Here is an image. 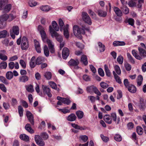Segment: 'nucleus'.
Listing matches in <instances>:
<instances>
[{
  "mask_svg": "<svg viewBox=\"0 0 146 146\" xmlns=\"http://www.w3.org/2000/svg\"><path fill=\"white\" fill-rule=\"evenodd\" d=\"M76 114L78 119H81L83 117L84 113L83 111H78L76 112Z\"/></svg>",
  "mask_w": 146,
  "mask_h": 146,
  "instance_id": "nucleus-29",
  "label": "nucleus"
},
{
  "mask_svg": "<svg viewBox=\"0 0 146 146\" xmlns=\"http://www.w3.org/2000/svg\"><path fill=\"white\" fill-rule=\"evenodd\" d=\"M44 76L47 80H49L51 78L52 74L50 72H46L44 74Z\"/></svg>",
  "mask_w": 146,
  "mask_h": 146,
  "instance_id": "nucleus-44",
  "label": "nucleus"
},
{
  "mask_svg": "<svg viewBox=\"0 0 146 146\" xmlns=\"http://www.w3.org/2000/svg\"><path fill=\"white\" fill-rule=\"evenodd\" d=\"M81 62L85 66L87 65L88 64L87 57L85 55H82L81 57Z\"/></svg>",
  "mask_w": 146,
  "mask_h": 146,
  "instance_id": "nucleus-16",
  "label": "nucleus"
},
{
  "mask_svg": "<svg viewBox=\"0 0 146 146\" xmlns=\"http://www.w3.org/2000/svg\"><path fill=\"white\" fill-rule=\"evenodd\" d=\"M121 9L122 10L125 14L127 15L129 13V10L127 6L123 5L121 7Z\"/></svg>",
  "mask_w": 146,
  "mask_h": 146,
  "instance_id": "nucleus-23",
  "label": "nucleus"
},
{
  "mask_svg": "<svg viewBox=\"0 0 146 146\" xmlns=\"http://www.w3.org/2000/svg\"><path fill=\"white\" fill-rule=\"evenodd\" d=\"M143 80V76L141 75L138 76L137 79V84L139 86H140L142 83Z\"/></svg>",
  "mask_w": 146,
  "mask_h": 146,
  "instance_id": "nucleus-31",
  "label": "nucleus"
},
{
  "mask_svg": "<svg viewBox=\"0 0 146 146\" xmlns=\"http://www.w3.org/2000/svg\"><path fill=\"white\" fill-rule=\"evenodd\" d=\"M68 27V25H67L66 27L64 28H63L64 35L65 37L67 38H68L69 37V33L67 29Z\"/></svg>",
  "mask_w": 146,
  "mask_h": 146,
  "instance_id": "nucleus-26",
  "label": "nucleus"
},
{
  "mask_svg": "<svg viewBox=\"0 0 146 146\" xmlns=\"http://www.w3.org/2000/svg\"><path fill=\"white\" fill-rule=\"evenodd\" d=\"M72 126L75 129H80L81 130H84L86 129V128L83 127H81L77 124H76L75 123H72L71 124Z\"/></svg>",
  "mask_w": 146,
  "mask_h": 146,
  "instance_id": "nucleus-33",
  "label": "nucleus"
},
{
  "mask_svg": "<svg viewBox=\"0 0 146 146\" xmlns=\"http://www.w3.org/2000/svg\"><path fill=\"white\" fill-rule=\"evenodd\" d=\"M82 17L83 21L86 23L90 25L92 24L91 19L89 15L86 12H83L82 13Z\"/></svg>",
  "mask_w": 146,
  "mask_h": 146,
  "instance_id": "nucleus-3",
  "label": "nucleus"
},
{
  "mask_svg": "<svg viewBox=\"0 0 146 146\" xmlns=\"http://www.w3.org/2000/svg\"><path fill=\"white\" fill-rule=\"evenodd\" d=\"M127 88L129 91L132 93H135L136 91V87L133 85H131Z\"/></svg>",
  "mask_w": 146,
  "mask_h": 146,
  "instance_id": "nucleus-25",
  "label": "nucleus"
},
{
  "mask_svg": "<svg viewBox=\"0 0 146 146\" xmlns=\"http://www.w3.org/2000/svg\"><path fill=\"white\" fill-rule=\"evenodd\" d=\"M143 129L140 126H138L136 128V131L139 135H141L143 133Z\"/></svg>",
  "mask_w": 146,
  "mask_h": 146,
  "instance_id": "nucleus-51",
  "label": "nucleus"
},
{
  "mask_svg": "<svg viewBox=\"0 0 146 146\" xmlns=\"http://www.w3.org/2000/svg\"><path fill=\"white\" fill-rule=\"evenodd\" d=\"M140 105H139V107L140 110L142 111H143L145 107H146L145 105V104L143 103L144 102V100H143L142 99H141L140 100Z\"/></svg>",
  "mask_w": 146,
  "mask_h": 146,
  "instance_id": "nucleus-43",
  "label": "nucleus"
},
{
  "mask_svg": "<svg viewBox=\"0 0 146 146\" xmlns=\"http://www.w3.org/2000/svg\"><path fill=\"white\" fill-rule=\"evenodd\" d=\"M94 87L95 86H91L87 87L86 88L87 92L91 93H92L93 92Z\"/></svg>",
  "mask_w": 146,
  "mask_h": 146,
  "instance_id": "nucleus-49",
  "label": "nucleus"
},
{
  "mask_svg": "<svg viewBox=\"0 0 146 146\" xmlns=\"http://www.w3.org/2000/svg\"><path fill=\"white\" fill-rule=\"evenodd\" d=\"M7 63L3 61L0 64V68L5 69L7 66Z\"/></svg>",
  "mask_w": 146,
  "mask_h": 146,
  "instance_id": "nucleus-52",
  "label": "nucleus"
},
{
  "mask_svg": "<svg viewBox=\"0 0 146 146\" xmlns=\"http://www.w3.org/2000/svg\"><path fill=\"white\" fill-rule=\"evenodd\" d=\"M11 6V5L10 4H6L2 10H3V12L5 13H8L10 11Z\"/></svg>",
  "mask_w": 146,
  "mask_h": 146,
  "instance_id": "nucleus-12",
  "label": "nucleus"
},
{
  "mask_svg": "<svg viewBox=\"0 0 146 146\" xmlns=\"http://www.w3.org/2000/svg\"><path fill=\"white\" fill-rule=\"evenodd\" d=\"M0 80L3 83L5 84H8V82L6 79L3 76H0Z\"/></svg>",
  "mask_w": 146,
  "mask_h": 146,
  "instance_id": "nucleus-54",
  "label": "nucleus"
},
{
  "mask_svg": "<svg viewBox=\"0 0 146 146\" xmlns=\"http://www.w3.org/2000/svg\"><path fill=\"white\" fill-rule=\"evenodd\" d=\"M17 100L15 98H12L11 99V104L13 106H14L17 104Z\"/></svg>",
  "mask_w": 146,
  "mask_h": 146,
  "instance_id": "nucleus-64",
  "label": "nucleus"
},
{
  "mask_svg": "<svg viewBox=\"0 0 146 146\" xmlns=\"http://www.w3.org/2000/svg\"><path fill=\"white\" fill-rule=\"evenodd\" d=\"M114 46H124L125 45V42L124 41H114L113 43Z\"/></svg>",
  "mask_w": 146,
  "mask_h": 146,
  "instance_id": "nucleus-20",
  "label": "nucleus"
},
{
  "mask_svg": "<svg viewBox=\"0 0 146 146\" xmlns=\"http://www.w3.org/2000/svg\"><path fill=\"white\" fill-rule=\"evenodd\" d=\"M127 56L129 62L132 64H134L135 61L130 54L129 53H127Z\"/></svg>",
  "mask_w": 146,
  "mask_h": 146,
  "instance_id": "nucleus-45",
  "label": "nucleus"
},
{
  "mask_svg": "<svg viewBox=\"0 0 146 146\" xmlns=\"http://www.w3.org/2000/svg\"><path fill=\"white\" fill-rule=\"evenodd\" d=\"M114 139L116 141L120 142L122 139L121 136L119 134H116L114 137Z\"/></svg>",
  "mask_w": 146,
  "mask_h": 146,
  "instance_id": "nucleus-46",
  "label": "nucleus"
},
{
  "mask_svg": "<svg viewBox=\"0 0 146 146\" xmlns=\"http://www.w3.org/2000/svg\"><path fill=\"white\" fill-rule=\"evenodd\" d=\"M45 59L44 57L41 56H38L36 59L37 65H40L44 62Z\"/></svg>",
  "mask_w": 146,
  "mask_h": 146,
  "instance_id": "nucleus-18",
  "label": "nucleus"
},
{
  "mask_svg": "<svg viewBox=\"0 0 146 146\" xmlns=\"http://www.w3.org/2000/svg\"><path fill=\"white\" fill-rule=\"evenodd\" d=\"M76 116L74 113H71L69 115L67 118V119L69 121H73L76 120Z\"/></svg>",
  "mask_w": 146,
  "mask_h": 146,
  "instance_id": "nucleus-15",
  "label": "nucleus"
},
{
  "mask_svg": "<svg viewBox=\"0 0 146 146\" xmlns=\"http://www.w3.org/2000/svg\"><path fill=\"white\" fill-rule=\"evenodd\" d=\"M68 64L70 66H74V68L76 69L78 68L79 67L78 65L79 64V61L78 60H74L71 59L68 62Z\"/></svg>",
  "mask_w": 146,
  "mask_h": 146,
  "instance_id": "nucleus-10",
  "label": "nucleus"
},
{
  "mask_svg": "<svg viewBox=\"0 0 146 146\" xmlns=\"http://www.w3.org/2000/svg\"><path fill=\"white\" fill-rule=\"evenodd\" d=\"M99 74L101 76H104V73L103 69L100 68L98 70Z\"/></svg>",
  "mask_w": 146,
  "mask_h": 146,
  "instance_id": "nucleus-62",
  "label": "nucleus"
},
{
  "mask_svg": "<svg viewBox=\"0 0 146 146\" xmlns=\"http://www.w3.org/2000/svg\"><path fill=\"white\" fill-rule=\"evenodd\" d=\"M29 6L31 7L35 6L36 5V3L33 0L30 1L29 2Z\"/></svg>",
  "mask_w": 146,
  "mask_h": 146,
  "instance_id": "nucleus-56",
  "label": "nucleus"
},
{
  "mask_svg": "<svg viewBox=\"0 0 146 146\" xmlns=\"http://www.w3.org/2000/svg\"><path fill=\"white\" fill-rule=\"evenodd\" d=\"M35 141L36 143L38 145L40 146H44L45 145V143L41 138L40 136L38 135H36L35 137Z\"/></svg>",
  "mask_w": 146,
  "mask_h": 146,
  "instance_id": "nucleus-9",
  "label": "nucleus"
},
{
  "mask_svg": "<svg viewBox=\"0 0 146 146\" xmlns=\"http://www.w3.org/2000/svg\"><path fill=\"white\" fill-rule=\"evenodd\" d=\"M40 136L44 139H46L48 138V134L45 132L41 133L40 135Z\"/></svg>",
  "mask_w": 146,
  "mask_h": 146,
  "instance_id": "nucleus-57",
  "label": "nucleus"
},
{
  "mask_svg": "<svg viewBox=\"0 0 146 146\" xmlns=\"http://www.w3.org/2000/svg\"><path fill=\"white\" fill-rule=\"evenodd\" d=\"M7 2V0H0V10H2Z\"/></svg>",
  "mask_w": 146,
  "mask_h": 146,
  "instance_id": "nucleus-24",
  "label": "nucleus"
},
{
  "mask_svg": "<svg viewBox=\"0 0 146 146\" xmlns=\"http://www.w3.org/2000/svg\"><path fill=\"white\" fill-rule=\"evenodd\" d=\"M98 45L100 48V50L101 52L104 51L105 49L104 45L101 42H99L98 43Z\"/></svg>",
  "mask_w": 146,
  "mask_h": 146,
  "instance_id": "nucleus-42",
  "label": "nucleus"
},
{
  "mask_svg": "<svg viewBox=\"0 0 146 146\" xmlns=\"http://www.w3.org/2000/svg\"><path fill=\"white\" fill-rule=\"evenodd\" d=\"M104 68L106 75L108 77L110 76L111 73L110 72L108 66L106 64H105L104 65Z\"/></svg>",
  "mask_w": 146,
  "mask_h": 146,
  "instance_id": "nucleus-30",
  "label": "nucleus"
},
{
  "mask_svg": "<svg viewBox=\"0 0 146 146\" xmlns=\"http://www.w3.org/2000/svg\"><path fill=\"white\" fill-rule=\"evenodd\" d=\"M98 15L101 17H104L107 15V13L105 11H104L100 9L98 11Z\"/></svg>",
  "mask_w": 146,
  "mask_h": 146,
  "instance_id": "nucleus-27",
  "label": "nucleus"
},
{
  "mask_svg": "<svg viewBox=\"0 0 146 146\" xmlns=\"http://www.w3.org/2000/svg\"><path fill=\"white\" fill-rule=\"evenodd\" d=\"M19 80L20 82L25 83L29 80V77L26 75L22 76L19 77Z\"/></svg>",
  "mask_w": 146,
  "mask_h": 146,
  "instance_id": "nucleus-19",
  "label": "nucleus"
},
{
  "mask_svg": "<svg viewBox=\"0 0 146 146\" xmlns=\"http://www.w3.org/2000/svg\"><path fill=\"white\" fill-rule=\"evenodd\" d=\"M124 66L126 70L127 71H129L131 70V66L129 64L127 63H125Z\"/></svg>",
  "mask_w": 146,
  "mask_h": 146,
  "instance_id": "nucleus-50",
  "label": "nucleus"
},
{
  "mask_svg": "<svg viewBox=\"0 0 146 146\" xmlns=\"http://www.w3.org/2000/svg\"><path fill=\"white\" fill-rule=\"evenodd\" d=\"M6 76L7 78L9 80L11 79L13 77V73L11 71H9L7 72Z\"/></svg>",
  "mask_w": 146,
  "mask_h": 146,
  "instance_id": "nucleus-37",
  "label": "nucleus"
},
{
  "mask_svg": "<svg viewBox=\"0 0 146 146\" xmlns=\"http://www.w3.org/2000/svg\"><path fill=\"white\" fill-rule=\"evenodd\" d=\"M26 129L31 133H33L34 132L33 130L31 128V125L29 124H27L25 126Z\"/></svg>",
  "mask_w": 146,
  "mask_h": 146,
  "instance_id": "nucleus-35",
  "label": "nucleus"
},
{
  "mask_svg": "<svg viewBox=\"0 0 146 146\" xmlns=\"http://www.w3.org/2000/svg\"><path fill=\"white\" fill-rule=\"evenodd\" d=\"M117 61L119 64H122L123 62V58L121 56H120L117 57Z\"/></svg>",
  "mask_w": 146,
  "mask_h": 146,
  "instance_id": "nucleus-53",
  "label": "nucleus"
},
{
  "mask_svg": "<svg viewBox=\"0 0 146 146\" xmlns=\"http://www.w3.org/2000/svg\"><path fill=\"white\" fill-rule=\"evenodd\" d=\"M19 32V29L17 26H13L10 31V35L11 37L13 39L15 38V35H17Z\"/></svg>",
  "mask_w": 146,
  "mask_h": 146,
  "instance_id": "nucleus-4",
  "label": "nucleus"
},
{
  "mask_svg": "<svg viewBox=\"0 0 146 146\" xmlns=\"http://www.w3.org/2000/svg\"><path fill=\"white\" fill-rule=\"evenodd\" d=\"M40 8L42 11L45 12H48L50 10V8L47 5L41 6Z\"/></svg>",
  "mask_w": 146,
  "mask_h": 146,
  "instance_id": "nucleus-28",
  "label": "nucleus"
},
{
  "mask_svg": "<svg viewBox=\"0 0 146 146\" xmlns=\"http://www.w3.org/2000/svg\"><path fill=\"white\" fill-rule=\"evenodd\" d=\"M114 68L117 74L120 75L121 73V70L119 67L117 65H115L114 66Z\"/></svg>",
  "mask_w": 146,
  "mask_h": 146,
  "instance_id": "nucleus-40",
  "label": "nucleus"
},
{
  "mask_svg": "<svg viewBox=\"0 0 146 146\" xmlns=\"http://www.w3.org/2000/svg\"><path fill=\"white\" fill-rule=\"evenodd\" d=\"M93 92L98 96H100L101 94V92L95 86L94 87Z\"/></svg>",
  "mask_w": 146,
  "mask_h": 146,
  "instance_id": "nucleus-59",
  "label": "nucleus"
},
{
  "mask_svg": "<svg viewBox=\"0 0 146 146\" xmlns=\"http://www.w3.org/2000/svg\"><path fill=\"white\" fill-rule=\"evenodd\" d=\"M138 50L139 51V54L140 55V56L142 58H145L146 57V51L142 48L139 47Z\"/></svg>",
  "mask_w": 146,
  "mask_h": 146,
  "instance_id": "nucleus-13",
  "label": "nucleus"
},
{
  "mask_svg": "<svg viewBox=\"0 0 146 146\" xmlns=\"http://www.w3.org/2000/svg\"><path fill=\"white\" fill-rule=\"evenodd\" d=\"M26 89L29 92L32 93L34 91L33 86L32 85H30L26 86Z\"/></svg>",
  "mask_w": 146,
  "mask_h": 146,
  "instance_id": "nucleus-38",
  "label": "nucleus"
},
{
  "mask_svg": "<svg viewBox=\"0 0 146 146\" xmlns=\"http://www.w3.org/2000/svg\"><path fill=\"white\" fill-rule=\"evenodd\" d=\"M21 46V49L24 50L27 49L29 47L27 38L25 36L22 38Z\"/></svg>",
  "mask_w": 146,
  "mask_h": 146,
  "instance_id": "nucleus-7",
  "label": "nucleus"
},
{
  "mask_svg": "<svg viewBox=\"0 0 146 146\" xmlns=\"http://www.w3.org/2000/svg\"><path fill=\"white\" fill-rule=\"evenodd\" d=\"M49 84L51 88L54 89L56 90L57 86L56 84L53 82H49Z\"/></svg>",
  "mask_w": 146,
  "mask_h": 146,
  "instance_id": "nucleus-48",
  "label": "nucleus"
},
{
  "mask_svg": "<svg viewBox=\"0 0 146 146\" xmlns=\"http://www.w3.org/2000/svg\"><path fill=\"white\" fill-rule=\"evenodd\" d=\"M20 138L21 140H23L25 141H28L29 139V138L28 136L27 135L25 134H22L21 135H20Z\"/></svg>",
  "mask_w": 146,
  "mask_h": 146,
  "instance_id": "nucleus-32",
  "label": "nucleus"
},
{
  "mask_svg": "<svg viewBox=\"0 0 146 146\" xmlns=\"http://www.w3.org/2000/svg\"><path fill=\"white\" fill-rule=\"evenodd\" d=\"M9 15L4 14L0 16V28H3L5 26V21L8 19Z\"/></svg>",
  "mask_w": 146,
  "mask_h": 146,
  "instance_id": "nucleus-5",
  "label": "nucleus"
},
{
  "mask_svg": "<svg viewBox=\"0 0 146 146\" xmlns=\"http://www.w3.org/2000/svg\"><path fill=\"white\" fill-rule=\"evenodd\" d=\"M105 121L107 123L110 124L112 123V120L109 115H106L104 117Z\"/></svg>",
  "mask_w": 146,
  "mask_h": 146,
  "instance_id": "nucleus-22",
  "label": "nucleus"
},
{
  "mask_svg": "<svg viewBox=\"0 0 146 146\" xmlns=\"http://www.w3.org/2000/svg\"><path fill=\"white\" fill-rule=\"evenodd\" d=\"M113 10L115 14L118 17H121L122 15V13L121 10L117 7H115L113 8Z\"/></svg>",
  "mask_w": 146,
  "mask_h": 146,
  "instance_id": "nucleus-14",
  "label": "nucleus"
},
{
  "mask_svg": "<svg viewBox=\"0 0 146 146\" xmlns=\"http://www.w3.org/2000/svg\"><path fill=\"white\" fill-rule=\"evenodd\" d=\"M46 42L48 44V47L54 46V45L52 41L50 39H46Z\"/></svg>",
  "mask_w": 146,
  "mask_h": 146,
  "instance_id": "nucleus-60",
  "label": "nucleus"
},
{
  "mask_svg": "<svg viewBox=\"0 0 146 146\" xmlns=\"http://www.w3.org/2000/svg\"><path fill=\"white\" fill-rule=\"evenodd\" d=\"M5 52V50H0V59L4 61L6 60L7 59V56L4 55Z\"/></svg>",
  "mask_w": 146,
  "mask_h": 146,
  "instance_id": "nucleus-21",
  "label": "nucleus"
},
{
  "mask_svg": "<svg viewBox=\"0 0 146 146\" xmlns=\"http://www.w3.org/2000/svg\"><path fill=\"white\" fill-rule=\"evenodd\" d=\"M69 51L68 49L66 47L63 48L62 51V56L64 59H65L69 56Z\"/></svg>",
  "mask_w": 146,
  "mask_h": 146,
  "instance_id": "nucleus-11",
  "label": "nucleus"
},
{
  "mask_svg": "<svg viewBox=\"0 0 146 146\" xmlns=\"http://www.w3.org/2000/svg\"><path fill=\"white\" fill-rule=\"evenodd\" d=\"M132 53L133 55L137 59L141 60L142 59L141 57L137 54L135 50H133L132 51Z\"/></svg>",
  "mask_w": 146,
  "mask_h": 146,
  "instance_id": "nucleus-34",
  "label": "nucleus"
},
{
  "mask_svg": "<svg viewBox=\"0 0 146 146\" xmlns=\"http://www.w3.org/2000/svg\"><path fill=\"white\" fill-rule=\"evenodd\" d=\"M100 137L102 140L105 142H107L109 140V138L108 137L105 136L103 135H101Z\"/></svg>",
  "mask_w": 146,
  "mask_h": 146,
  "instance_id": "nucleus-63",
  "label": "nucleus"
},
{
  "mask_svg": "<svg viewBox=\"0 0 146 146\" xmlns=\"http://www.w3.org/2000/svg\"><path fill=\"white\" fill-rule=\"evenodd\" d=\"M44 51L45 55L46 57L48 56L49 55V52L48 47L46 45L44 46Z\"/></svg>",
  "mask_w": 146,
  "mask_h": 146,
  "instance_id": "nucleus-39",
  "label": "nucleus"
},
{
  "mask_svg": "<svg viewBox=\"0 0 146 146\" xmlns=\"http://www.w3.org/2000/svg\"><path fill=\"white\" fill-rule=\"evenodd\" d=\"M73 33L74 35L76 37H80L81 34H85V30L89 31V28L86 27L83 25H82L81 27H79L77 25H74L73 27Z\"/></svg>",
  "mask_w": 146,
  "mask_h": 146,
  "instance_id": "nucleus-1",
  "label": "nucleus"
},
{
  "mask_svg": "<svg viewBox=\"0 0 146 146\" xmlns=\"http://www.w3.org/2000/svg\"><path fill=\"white\" fill-rule=\"evenodd\" d=\"M35 56H33L31 58L30 62V67L32 68H34L36 64V61L35 62Z\"/></svg>",
  "mask_w": 146,
  "mask_h": 146,
  "instance_id": "nucleus-17",
  "label": "nucleus"
},
{
  "mask_svg": "<svg viewBox=\"0 0 146 146\" xmlns=\"http://www.w3.org/2000/svg\"><path fill=\"white\" fill-rule=\"evenodd\" d=\"M62 100V102L64 104L68 105L69 104L70 102V101L68 99L63 98Z\"/></svg>",
  "mask_w": 146,
  "mask_h": 146,
  "instance_id": "nucleus-58",
  "label": "nucleus"
},
{
  "mask_svg": "<svg viewBox=\"0 0 146 146\" xmlns=\"http://www.w3.org/2000/svg\"><path fill=\"white\" fill-rule=\"evenodd\" d=\"M7 33L6 30L0 31V38H5L7 36Z\"/></svg>",
  "mask_w": 146,
  "mask_h": 146,
  "instance_id": "nucleus-36",
  "label": "nucleus"
},
{
  "mask_svg": "<svg viewBox=\"0 0 146 146\" xmlns=\"http://www.w3.org/2000/svg\"><path fill=\"white\" fill-rule=\"evenodd\" d=\"M42 88L44 94H46L49 97H52V95L50 92V90L48 87L42 85Z\"/></svg>",
  "mask_w": 146,
  "mask_h": 146,
  "instance_id": "nucleus-8",
  "label": "nucleus"
},
{
  "mask_svg": "<svg viewBox=\"0 0 146 146\" xmlns=\"http://www.w3.org/2000/svg\"><path fill=\"white\" fill-rule=\"evenodd\" d=\"M49 29L52 37H55L57 40L60 43L62 42L63 38L62 36L61 35H59L56 32L51 26H49Z\"/></svg>",
  "mask_w": 146,
  "mask_h": 146,
  "instance_id": "nucleus-2",
  "label": "nucleus"
},
{
  "mask_svg": "<svg viewBox=\"0 0 146 146\" xmlns=\"http://www.w3.org/2000/svg\"><path fill=\"white\" fill-rule=\"evenodd\" d=\"M0 89L4 92H7L6 88L3 84H0Z\"/></svg>",
  "mask_w": 146,
  "mask_h": 146,
  "instance_id": "nucleus-61",
  "label": "nucleus"
},
{
  "mask_svg": "<svg viewBox=\"0 0 146 146\" xmlns=\"http://www.w3.org/2000/svg\"><path fill=\"white\" fill-rule=\"evenodd\" d=\"M100 86L102 88L105 89L106 88L109 86L108 84L104 82H101L100 83Z\"/></svg>",
  "mask_w": 146,
  "mask_h": 146,
  "instance_id": "nucleus-55",
  "label": "nucleus"
},
{
  "mask_svg": "<svg viewBox=\"0 0 146 146\" xmlns=\"http://www.w3.org/2000/svg\"><path fill=\"white\" fill-rule=\"evenodd\" d=\"M18 112L20 117H22L23 116V108L21 106H19L18 107Z\"/></svg>",
  "mask_w": 146,
  "mask_h": 146,
  "instance_id": "nucleus-47",
  "label": "nucleus"
},
{
  "mask_svg": "<svg viewBox=\"0 0 146 146\" xmlns=\"http://www.w3.org/2000/svg\"><path fill=\"white\" fill-rule=\"evenodd\" d=\"M38 29L40 31V34L43 41L45 42L47 39V36L46 33L44 31V28L41 25H39Z\"/></svg>",
  "mask_w": 146,
  "mask_h": 146,
  "instance_id": "nucleus-6",
  "label": "nucleus"
},
{
  "mask_svg": "<svg viewBox=\"0 0 146 146\" xmlns=\"http://www.w3.org/2000/svg\"><path fill=\"white\" fill-rule=\"evenodd\" d=\"M52 27L55 31H58L59 30L58 27L55 21H53L52 22Z\"/></svg>",
  "mask_w": 146,
  "mask_h": 146,
  "instance_id": "nucleus-41",
  "label": "nucleus"
}]
</instances>
